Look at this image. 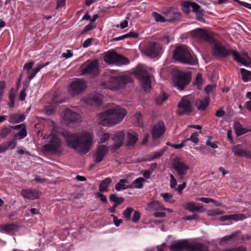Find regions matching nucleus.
<instances>
[{"mask_svg": "<svg viewBox=\"0 0 251 251\" xmlns=\"http://www.w3.org/2000/svg\"><path fill=\"white\" fill-rule=\"evenodd\" d=\"M164 208V205L158 201H153L148 203L146 209L149 211L162 210Z\"/></svg>", "mask_w": 251, "mask_h": 251, "instance_id": "27", "label": "nucleus"}, {"mask_svg": "<svg viewBox=\"0 0 251 251\" xmlns=\"http://www.w3.org/2000/svg\"><path fill=\"white\" fill-rule=\"evenodd\" d=\"M173 167L176 172L178 176L180 179H183L187 174L190 167L186 164V162L180 157H176L173 162Z\"/></svg>", "mask_w": 251, "mask_h": 251, "instance_id": "10", "label": "nucleus"}, {"mask_svg": "<svg viewBox=\"0 0 251 251\" xmlns=\"http://www.w3.org/2000/svg\"><path fill=\"white\" fill-rule=\"evenodd\" d=\"M240 73L242 78L244 82H246L251 80V71H248L244 68L240 69Z\"/></svg>", "mask_w": 251, "mask_h": 251, "instance_id": "40", "label": "nucleus"}, {"mask_svg": "<svg viewBox=\"0 0 251 251\" xmlns=\"http://www.w3.org/2000/svg\"><path fill=\"white\" fill-rule=\"evenodd\" d=\"M166 130L164 123L162 121H158L154 125L151 130V134L153 139H156L164 134Z\"/></svg>", "mask_w": 251, "mask_h": 251, "instance_id": "16", "label": "nucleus"}, {"mask_svg": "<svg viewBox=\"0 0 251 251\" xmlns=\"http://www.w3.org/2000/svg\"><path fill=\"white\" fill-rule=\"evenodd\" d=\"M61 146L60 139L55 134H51L48 143L43 146V149L45 151L55 154L60 152Z\"/></svg>", "mask_w": 251, "mask_h": 251, "instance_id": "9", "label": "nucleus"}, {"mask_svg": "<svg viewBox=\"0 0 251 251\" xmlns=\"http://www.w3.org/2000/svg\"><path fill=\"white\" fill-rule=\"evenodd\" d=\"M186 182H183L181 184L179 185L177 188H176L175 190L177 191L179 194H181L183 190L186 187Z\"/></svg>", "mask_w": 251, "mask_h": 251, "instance_id": "56", "label": "nucleus"}, {"mask_svg": "<svg viewBox=\"0 0 251 251\" xmlns=\"http://www.w3.org/2000/svg\"><path fill=\"white\" fill-rule=\"evenodd\" d=\"M185 209L193 213H201L205 211L203 206L197 205L195 202L193 201L187 202Z\"/></svg>", "mask_w": 251, "mask_h": 251, "instance_id": "24", "label": "nucleus"}, {"mask_svg": "<svg viewBox=\"0 0 251 251\" xmlns=\"http://www.w3.org/2000/svg\"><path fill=\"white\" fill-rule=\"evenodd\" d=\"M21 194L24 198L33 200L39 198L40 193L35 189H28L22 190Z\"/></svg>", "mask_w": 251, "mask_h": 251, "instance_id": "23", "label": "nucleus"}, {"mask_svg": "<svg viewBox=\"0 0 251 251\" xmlns=\"http://www.w3.org/2000/svg\"><path fill=\"white\" fill-rule=\"evenodd\" d=\"M247 249L245 247L243 246H239L235 248H232L226 249L224 251H246Z\"/></svg>", "mask_w": 251, "mask_h": 251, "instance_id": "52", "label": "nucleus"}, {"mask_svg": "<svg viewBox=\"0 0 251 251\" xmlns=\"http://www.w3.org/2000/svg\"><path fill=\"white\" fill-rule=\"evenodd\" d=\"M67 146L79 153L86 154L90 150L93 138L90 133L84 132L79 134L64 131L61 133Z\"/></svg>", "mask_w": 251, "mask_h": 251, "instance_id": "2", "label": "nucleus"}, {"mask_svg": "<svg viewBox=\"0 0 251 251\" xmlns=\"http://www.w3.org/2000/svg\"><path fill=\"white\" fill-rule=\"evenodd\" d=\"M103 60L108 64H116L117 65H126L129 63V60L116 51H108L104 53Z\"/></svg>", "mask_w": 251, "mask_h": 251, "instance_id": "7", "label": "nucleus"}, {"mask_svg": "<svg viewBox=\"0 0 251 251\" xmlns=\"http://www.w3.org/2000/svg\"><path fill=\"white\" fill-rule=\"evenodd\" d=\"M130 81V78L125 75L111 76L107 82H102L101 86L105 88L115 90L124 87Z\"/></svg>", "mask_w": 251, "mask_h": 251, "instance_id": "5", "label": "nucleus"}, {"mask_svg": "<svg viewBox=\"0 0 251 251\" xmlns=\"http://www.w3.org/2000/svg\"><path fill=\"white\" fill-rule=\"evenodd\" d=\"M96 196L100 198V201L104 202V203H107V198H106V197L102 194V193H99V192H97L96 194Z\"/></svg>", "mask_w": 251, "mask_h": 251, "instance_id": "61", "label": "nucleus"}, {"mask_svg": "<svg viewBox=\"0 0 251 251\" xmlns=\"http://www.w3.org/2000/svg\"><path fill=\"white\" fill-rule=\"evenodd\" d=\"M86 102L91 105L95 103L100 105L101 104V98L100 96L97 94H93L87 98Z\"/></svg>", "mask_w": 251, "mask_h": 251, "instance_id": "30", "label": "nucleus"}, {"mask_svg": "<svg viewBox=\"0 0 251 251\" xmlns=\"http://www.w3.org/2000/svg\"><path fill=\"white\" fill-rule=\"evenodd\" d=\"M124 138L125 134L122 131H118L114 134V137H112L114 143L111 146V150L114 152L119 150L124 145Z\"/></svg>", "mask_w": 251, "mask_h": 251, "instance_id": "17", "label": "nucleus"}, {"mask_svg": "<svg viewBox=\"0 0 251 251\" xmlns=\"http://www.w3.org/2000/svg\"><path fill=\"white\" fill-rule=\"evenodd\" d=\"M181 6L183 12L186 14H189L190 12V7L192 8V12L195 13L202 9L201 6L196 2L189 0L183 1Z\"/></svg>", "mask_w": 251, "mask_h": 251, "instance_id": "19", "label": "nucleus"}, {"mask_svg": "<svg viewBox=\"0 0 251 251\" xmlns=\"http://www.w3.org/2000/svg\"><path fill=\"white\" fill-rule=\"evenodd\" d=\"M128 183V181L126 179H121L115 185V189L117 191H120L121 190H126L130 188L129 185H126Z\"/></svg>", "mask_w": 251, "mask_h": 251, "instance_id": "38", "label": "nucleus"}, {"mask_svg": "<svg viewBox=\"0 0 251 251\" xmlns=\"http://www.w3.org/2000/svg\"><path fill=\"white\" fill-rule=\"evenodd\" d=\"M63 113V119L68 123L76 122L79 118V114L69 109L64 110Z\"/></svg>", "mask_w": 251, "mask_h": 251, "instance_id": "21", "label": "nucleus"}, {"mask_svg": "<svg viewBox=\"0 0 251 251\" xmlns=\"http://www.w3.org/2000/svg\"><path fill=\"white\" fill-rule=\"evenodd\" d=\"M196 13V19L201 22L204 23L205 20L203 18L204 10L202 9Z\"/></svg>", "mask_w": 251, "mask_h": 251, "instance_id": "48", "label": "nucleus"}, {"mask_svg": "<svg viewBox=\"0 0 251 251\" xmlns=\"http://www.w3.org/2000/svg\"><path fill=\"white\" fill-rule=\"evenodd\" d=\"M123 39L124 40L127 38H138L139 37V34L134 32H130L127 34H124L122 35Z\"/></svg>", "mask_w": 251, "mask_h": 251, "instance_id": "50", "label": "nucleus"}, {"mask_svg": "<svg viewBox=\"0 0 251 251\" xmlns=\"http://www.w3.org/2000/svg\"><path fill=\"white\" fill-rule=\"evenodd\" d=\"M166 22H174L181 18V14L175 8H170L165 12Z\"/></svg>", "mask_w": 251, "mask_h": 251, "instance_id": "20", "label": "nucleus"}, {"mask_svg": "<svg viewBox=\"0 0 251 251\" xmlns=\"http://www.w3.org/2000/svg\"><path fill=\"white\" fill-rule=\"evenodd\" d=\"M111 217L113 218L114 225L117 227L119 226L123 222L122 220L118 219L117 217L114 214H111Z\"/></svg>", "mask_w": 251, "mask_h": 251, "instance_id": "59", "label": "nucleus"}, {"mask_svg": "<svg viewBox=\"0 0 251 251\" xmlns=\"http://www.w3.org/2000/svg\"><path fill=\"white\" fill-rule=\"evenodd\" d=\"M134 117L135 121L138 123V126H141L142 124V116L141 114L139 112H137L135 114Z\"/></svg>", "mask_w": 251, "mask_h": 251, "instance_id": "51", "label": "nucleus"}, {"mask_svg": "<svg viewBox=\"0 0 251 251\" xmlns=\"http://www.w3.org/2000/svg\"><path fill=\"white\" fill-rule=\"evenodd\" d=\"M109 200L110 201L114 203V204L108 209L109 212L112 213L116 212V208L117 207L122 204L125 201V199L124 198L122 197H118L116 193L111 194L109 196Z\"/></svg>", "mask_w": 251, "mask_h": 251, "instance_id": "22", "label": "nucleus"}, {"mask_svg": "<svg viewBox=\"0 0 251 251\" xmlns=\"http://www.w3.org/2000/svg\"><path fill=\"white\" fill-rule=\"evenodd\" d=\"M194 85H196L198 86L199 89H200L201 85L202 84V75L200 73H198L196 75V79L193 82Z\"/></svg>", "mask_w": 251, "mask_h": 251, "instance_id": "47", "label": "nucleus"}, {"mask_svg": "<svg viewBox=\"0 0 251 251\" xmlns=\"http://www.w3.org/2000/svg\"><path fill=\"white\" fill-rule=\"evenodd\" d=\"M140 219V213L138 211H135L134 213L133 216L132 218V221L133 222H137Z\"/></svg>", "mask_w": 251, "mask_h": 251, "instance_id": "63", "label": "nucleus"}, {"mask_svg": "<svg viewBox=\"0 0 251 251\" xmlns=\"http://www.w3.org/2000/svg\"><path fill=\"white\" fill-rule=\"evenodd\" d=\"M86 87L87 85L85 80L76 78L70 84L68 91L71 95L75 96L83 92Z\"/></svg>", "mask_w": 251, "mask_h": 251, "instance_id": "12", "label": "nucleus"}, {"mask_svg": "<svg viewBox=\"0 0 251 251\" xmlns=\"http://www.w3.org/2000/svg\"><path fill=\"white\" fill-rule=\"evenodd\" d=\"M17 135L20 139L25 138L27 135L26 129L25 126L18 132Z\"/></svg>", "mask_w": 251, "mask_h": 251, "instance_id": "53", "label": "nucleus"}, {"mask_svg": "<svg viewBox=\"0 0 251 251\" xmlns=\"http://www.w3.org/2000/svg\"><path fill=\"white\" fill-rule=\"evenodd\" d=\"M239 232H233L230 235H226L222 238L219 242L221 246L223 245L224 244H228L231 242H235L237 240V235Z\"/></svg>", "mask_w": 251, "mask_h": 251, "instance_id": "25", "label": "nucleus"}, {"mask_svg": "<svg viewBox=\"0 0 251 251\" xmlns=\"http://www.w3.org/2000/svg\"><path fill=\"white\" fill-rule=\"evenodd\" d=\"M168 95L165 93H163L155 98V102L158 105H161L167 99Z\"/></svg>", "mask_w": 251, "mask_h": 251, "instance_id": "42", "label": "nucleus"}, {"mask_svg": "<svg viewBox=\"0 0 251 251\" xmlns=\"http://www.w3.org/2000/svg\"><path fill=\"white\" fill-rule=\"evenodd\" d=\"M126 114V110L119 106L109 109L99 115V124L104 126H115L121 122Z\"/></svg>", "mask_w": 251, "mask_h": 251, "instance_id": "3", "label": "nucleus"}, {"mask_svg": "<svg viewBox=\"0 0 251 251\" xmlns=\"http://www.w3.org/2000/svg\"><path fill=\"white\" fill-rule=\"evenodd\" d=\"M95 27V25H93L91 23L89 24L88 25H86L81 32V34H85L87 32L90 31L94 29Z\"/></svg>", "mask_w": 251, "mask_h": 251, "instance_id": "57", "label": "nucleus"}, {"mask_svg": "<svg viewBox=\"0 0 251 251\" xmlns=\"http://www.w3.org/2000/svg\"><path fill=\"white\" fill-rule=\"evenodd\" d=\"M135 74L140 80L141 86L145 91H149L151 88V82L148 72L146 70L139 69L135 71Z\"/></svg>", "mask_w": 251, "mask_h": 251, "instance_id": "11", "label": "nucleus"}, {"mask_svg": "<svg viewBox=\"0 0 251 251\" xmlns=\"http://www.w3.org/2000/svg\"><path fill=\"white\" fill-rule=\"evenodd\" d=\"M216 87V85H208L206 86L205 88V91L207 94V96H209V94L210 93H211L213 89L215 88Z\"/></svg>", "mask_w": 251, "mask_h": 251, "instance_id": "64", "label": "nucleus"}, {"mask_svg": "<svg viewBox=\"0 0 251 251\" xmlns=\"http://www.w3.org/2000/svg\"><path fill=\"white\" fill-rule=\"evenodd\" d=\"M190 249V251H208V248L206 245L200 243L191 244Z\"/></svg>", "mask_w": 251, "mask_h": 251, "instance_id": "37", "label": "nucleus"}, {"mask_svg": "<svg viewBox=\"0 0 251 251\" xmlns=\"http://www.w3.org/2000/svg\"><path fill=\"white\" fill-rule=\"evenodd\" d=\"M170 187L172 189H175L177 185L176 180L172 174H170Z\"/></svg>", "mask_w": 251, "mask_h": 251, "instance_id": "55", "label": "nucleus"}, {"mask_svg": "<svg viewBox=\"0 0 251 251\" xmlns=\"http://www.w3.org/2000/svg\"><path fill=\"white\" fill-rule=\"evenodd\" d=\"M108 151L109 147L104 145H99L94 153V160L95 162L99 163L102 161L105 156L108 154Z\"/></svg>", "mask_w": 251, "mask_h": 251, "instance_id": "15", "label": "nucleus"}, {"mask_svg": "<svg viewBox=\"0 0 251 251\" xmlns=\"http://www.w3.org/2000/svg\"><path fill=\"white\" fill-rule=\"evenodd\" d=\"M165 149H161L156 152L152 153V154L148 156L147 157L143 159L144 161H151L155 159L158 158L161 156L165 151Z\"/></svg>", "mask_w": 251, "mask_h": 251, "instance_id": "34", "label": "nucleus"}, {"mask_svg": "<svg viewBox=\"0 0 251 251\" xmlns=\"http://www.w3.org/2000/svg\"><path fill=\"white\" fill-rule=\"evenodd\" d=\"M173 81L179 90H183L190 81V76L186 73L177 71L173 74Z\"/></svg>", "mask_w": 251, "mask_h": 251, "instance_id": "8", "label": "nucleus"}, {"mask_svg": "<svg viewBox=\"0 0 251 251\" xmlns=\"http://www.w3.org/2000/svg\"><path fill=\"white\" fill-rule=\"evenodd\" d=\"M209 96L206 97L204 100H201L200 101V104L198 106L199 110H204L209 104Z\"/></svg>", "mask_w": 251, "mask_h": 251, "instance_id": "43", "label": "nucleus"}, {"mask_svg": "<svg viewBox=\"0 0 251 251\" xmlns=\"http://www.w3.org/2000/svg\"><path fill=\"white\" fill-rule=\"evenodd\" d=\"M5 88V82L4 81H0V100H1L4 94V89Z\"/></svg>", "mask_w": 251, "mask_h": 251, "instance_id": "58", "label": "nucleus"}, {"mask_svg": "<svg viewBox=\"0 0 251 251\" xmlns=\"http://www.w3.org/2000/svg\"><path fill=\"white\" fill-rule=\"evenodd\" d=\"M19 226L14 223L7 224L0 226V229L6 233L18 230Z\"/></svg>", "mask_w": 251, "mask_h": 251, "instance_id": "32", "label": "nucleus"}, {"mask_svg": "<svg viewBox=\"0 0 251 251\" xmlns=\"http://www.w3.org/2000/svg\"><path fill=\"white\" fill-rule=\"evenodd\" d=\"M112 180L110 177H106L103 180L99 185L100 192H107L108 191V186L111 183Z\"/></svg>", "mask_w": 251, "mask_h": 251, "instance_id": "36", "label": "nucleus"}, {"mask_svg": "<svg viewBox=\"0 0 251 251\" xmlns=\"http://www.w3.org/2000/svg\"><path fill=\"white\" fill-rule=\"evenodd\" d=\"M232 151L234 153L240 157H246L247 158H251V152L249 151H246L241 149H239L237 147H234L232 148Z\"/></svg>", "mask_w": 251, "mask_h": 251, "instance_id": "31", "label": "nucleus"}, {"mask_svg": "<svg viewBox=\"0 0 251 251\" xmlns=\"http://www.w3.org/2000/svg\"><path fill=\"white\" fill-rule=\"evenodd\" d=\"M245 218V216L243 214H236L223 216L221 217V220L222 221H226L230 220L238 221L239 220H242Z\"/></svg>", "mask_w": 251, "mask_h": 251, "instance_id": "29", "label": "nucleus"}, {"mask_svg": "<svg viewBox=\"0 0 251 251\" xmlns=\"http://www.w3.org/2000/svg\"><path fill=\"white\" fill-rule=\"evenodd\" d=\"M151 15L154 18L155 21L157 22L164 23L166 22V20L164 17L156 12H152Z\"/></svg>", "mask_w": 251, "mask_h": 251, "instance_id": "45", "label": "nucleus"}, {"mask_svg": "<svg viewBox=\"0 0 251 251\" xmlns=\"http://www.w3.org/2000/svg\"><path fill=\"white\" fill-rule=\"evenodd\" d=\"M173 58L182 64L195 65L198 63L196 56L185 45L176 47L173 51Z\"/></svg>", "mask_w": 251, "mask_h": 251, "instance_id": "4", "label": "nucleus"}, {"mask_svg": "<svg viewBox=\"0 0 251 251\" xmlns=\"http://www.w3.org/2000/svg\"><path fill=\"white\" fill-rule=\"evenodd\" d=\"M133 211V208L131 207H127L123 212L124 217L126 219L129 220L130 219L131 213Z\"/></svg>", "mask_w": 251, "mask_h": 251, "instance_id": "49", "label": "nucleus"}, {"mask_svg": "<svg viewBox=\"0 0 251 251\" xmlns=\"http://www.w3.org/2000/svg\"><path fill=\"white\" fill-rule=\"evenodd\" d=\"M193 37L205 41L210 44H213L212 48V54L214 56L225 58L230 54H231L234 59L237 62L245 66H248L251 64V59L246 53L240 54L234 50H227L219 42L215 40L213 36L201 28H198L192 31Z\"/></svg>", "mask_w": 251, "mask_h": 251, "instance_id": "1", "label": "nucleus"}, {"mask_svg": "<svg viewBox=\"0 0 251 251\" xmlns=\"http://www.w3.org/2000/svg\"><path fill=\"white\" fill-rule=\"evenodd\" d=\"M190 244L187 240H180L172 244L170 249L173 251H190Z\"/></svg>", "mask_w": 251, "mask_h": 251, "instance_id": "18", "label": "nucleus"}, {"mask_svg": "<svg viewBox=\"0 0 251 251\" xmlns=\"http://www.w3.org/2000/svg\"><path fill=\"white\" fill-rule=\"evenodd\" d=\"M234 1L237 2L241 5L245 7L246 8H247L251 10V4L244 2V1H240V0H234Z\"/></svg>", "mask_w": 251, "mask_h": 251, "instance_id": "62", "label": "nucleus"}, {"mask_svg": "<svg viewBox=\"0 0 251 251\" xmlns=\"http://www.w3.org/2000/svg\"><path fill=\"white\" fill-rule=\"evenodd\" d=\"M178 114L182 116L184 114L189 115L193 112V108L191 102L186 98H182L178 103Z\"/></svg>", "mask_w": 251, "mask_h": 251, "instance_id": "13", "label": "nucleus"}, {"mask_svg": "<svg viewBox=\"0 0 251 251\" xmlns=\"http://www.w3.org/2000/svg\"><path fill=\"white\" fill-rule=\"evenodd\" d=\"M145 181L146 180L144 178L141 177H138L135 179L130 184H129V186L130 189H141L143 187V182Z\"/></svg>", "mask_w": 251, "mask_h": 251, "instance_id": "35", "label": "nucleus"}, {"mask_svg": "<svg viewBox=\"0 0 251 251\" xmlns=\"http://www.w3.org/2000/svg\"><path fill=\"white\" fill-rule=\"evenodd\" d=\"M34 63V62L33 61H31L28 63H26L24 65V69L26 71V73H29V71L31 70Z\"/></svg>", "mask_w": 251, "mask_h": 251, "instance_id": "54", "label": "nucleus"}, {"mask_svg": "<svg viewBox=\"0 0 251 251\" xmlns=\"http://www.w3.org/2000/svg\"><path fill=\"white\" fill-rule=\"evenodd\" d=\"M162 49L159 44L155 42H151L148 43L145 49V54L152 58L157 57Z\"/></svg>", "mask_w": 251, "mask_h": 251, "instance_id": "14", "label": "nucleus"}, {"mask_svg": "<svg viewBox=\"0 0 251 251\" xmlns=\"http://www.w3.org/2000/svg\"><path fill=\"white\" fill-rule=\"evenodd\" d=\"M198 133L197 132H193L189 138H187L184 140V142H186L187 141H191L195 144H197L199 142V138H198Z\"/></svg>", "mask_w": 251, "mask_h": 251, "instance_id": "46", "label": "nucleus"}, {"mask_svg": "<svg viewBox=\"0 0 251 251\" xmlns=\"http://www.w3.org/2000/svg\"><path fill=\"white\" fill-rule=\"evenodd\" d=\"M13 126H8L3 127L0 131V137L2 138L6 137L12 131Z\"/></svg>", "mask_w": 251, "mask_h": 251, "instance_id": "41", "label": "nucleus"}, {"mask_svg": "<svg viewBox=\"0 0 251 251\" xmlns=\"http://www.w3.org/2000/svg\"><path fill=\"white\" fill-rule=\"evenodd\" d=\"M138 140V134L136 133L128 132L126 146L129 148H133Z\"/></svg>", "mask_w": 251, "mask_h": 251, "instance_id": "26", "label": "nucleus"}, {"mask_svg": "<svg viewBox=\"0 0 251 251\" xmlns=\"http://www.w3.org/2000/svg\"><path fill=\"white\" fill-rule=\"evenodd\" d=\"M81 75H87L94 78L99 74V64L97 59L91 61L90 62L83 63L80 68Z\"/></svg>", "mask_w": 251, "mask_h": 251, "instance_id": "6", "label": "nucleus"}, {"mask_svg": "<svg viewBox=\"0 0 251 251\" xmlns=\"http://www.w3.org/2000/svg\"><path fill=\"white\" fill-rule=\"evenodd\" d=\"M160 196L163 198L165 202L174 203L175 200L173 199V196L168 193H161Z\"/></svg>", "mask_w": 251, "mask_h": 251, "instance_id": "44", "label": "nucleus"}, {"mask_svg": "<svg viewBox=\"0 0 251 251\" xmlns=\"http://www.w3.org/2000/svg\"><path fill=\"white\" fill-rule=\"evenodd\" d=\"M9 122L10 123H18L23 122L25 119V116L24 114H13L9 116Z\"/></svg>", "mask_w": 251, "mask_h": 251, "instance_id": "33", "label": "nucleus"}, {"mask_svg": "<svg viewBox=\"0 0 251 251\" xmlns=\"http://www.w3.org/2000/svg\"><path fill=\"white\" fill-rule=\"evenodd\" d=\"M50 64V62H46L45 64H38L37 65V67L35 68H34L33 69L30 70L29 71V73H27L28 75L27 76V78L29 80H31L32 79H33L36 74L40 71L41 69L47 66Z\"/></svg>", "mask_w": 251, "mask_h": 251, "instance_id": "28", "label": "nucleus"}, {"mask_svg": "<svg viewBox=\"0 0 251 251\" xmlns=\"http://www.w3.org/2000/svg\"><path fill=\"white\" fill-rule=\"evenodd\" d=\"M234 126L236 134L237 136H240L249 131V130L243 127L239 122H235Z\"/></svg>", "mask_w": 251, "mask_h": 251, "instance_id": "39", "label": "nucleus"}, {"mask_svg": "<svg viewBox=\"0 0 251 251\" xmlns=\"http://www.w3.org/2000/svg\"><path fill=\"white\" fill-rule=\"evenodd\" d=\"M110 138V135L108 133H105L102 134L100 139V142L101 143H105Z\"/></svg>", "mask_w": 251, "mask_h": 251, "instance_id": "60", "label": "nucleus"}]
</instances>
